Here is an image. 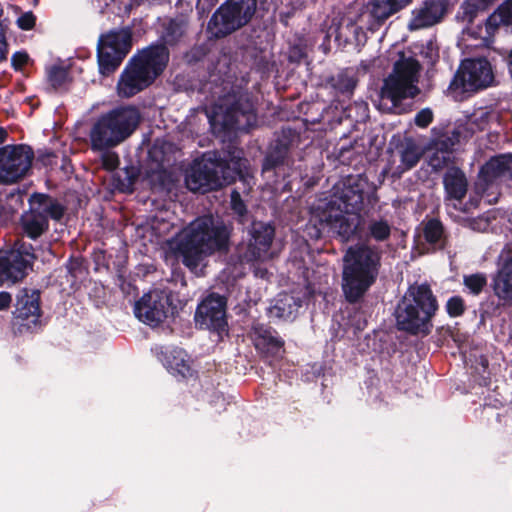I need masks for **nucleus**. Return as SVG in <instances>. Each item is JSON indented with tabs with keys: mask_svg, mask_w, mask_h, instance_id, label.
I'll use <instances>...</instances> for the list:
<instances>
[{
	"mask_svg": "<svg viewBox=\"0 0 512 512\" xmlns=\"http://www.w3.org/2000/svg\"><path fill=\"white\" fill-rule=\"evenodd\" d=\"M102 165L107 170H114L119 165L118 155L114 152L106 151L101 155Z\"/></svg>",
	"mask_w": 512,
	"mask_h": 512,
	"instance_id": "4c0bfd02",
	"label": "nucleus"
},
{
	"mask_svg": "<svg viewBox=\"0 0 512 512\" xmlns=\"http://www.w3.org/2000/svg\"><path fill=\"white\" fill-rule=\"evenodd\" d=\"M501 25H512V0L502 3L486 20V30L490 33Z\"/></svg>",
	"mask_w": 512,
	"mask_h": 512,
	"instance_id": "cd10ccee",
	"label": "nucleus"
},
{
	"mask_svg": "<svg viewBox=\"0 0 512 512\" xmlns=\"http://www.w3.org/2000/svg\"><path fill=\"white\" fill-rule=\"evenodd\" d=\"M494 79V71L488 60L465 59L450 83L449 91L457 98L463 93L476 92L491 86Z\"/></svg>",
	"mask_w": 512,
	"mask_h": 512,
	"instance_id": "1a4fd4ad",
	"label": "nucleus"
},
{
	"mask_svg": "<svg viewBox=\"0 0 512 512\" xmlns=\"http://www.w3.org/2000/svg\"><path fill=\"white\" fill-rule=\"evenodd\" d=\"M176 353L177 355L169 361V366L173 371L177 372L183 377H186L190 373V366L184 358L185 353L181 350L177 351Z\"/></svg>",
	"mask_w": 512,
	"mask_h": 512,
	"instance_id": "c9c22d12",
	"label": "nucleus"
},
{
	"mask_svg": "<svg viewBox=\"0 0 512 512\" xmlns=\"http://www.w3.org/2000/svg\"><path fill=\"white\" fill-rule=\"evenodd\" d=\"M28 61V55L26 53L17 52L12 56V64L19 68L26 64Z\"/></svg>",
	"mask_w": 512,
	"mask_h": 512,
	"instance_id": "c03bdc74",
	"label": "nucleus"
},
{
	"mask_svg": "<svg viewBox=\"0 0 512 512\" xmlns=\"http://www.w3.org/2000/svg\"><path fill=\"white\" fill-rule=\"evenodd\" d=\"M444 186L449 200L460 201L467 191V180L464 173L457 169H449L444 176Z\"/></svg>",
	"mask_w": 512,
	"mask_h": 512,
	"instance_id": "b1692460",
	"label": "nucleus"
},
{
	"mask_svg": "<svg viewBox=\"0 0 512 512\" xmlns=\"http://www.w3.org/2000/svg\"><path fill=\"white\" fill-rule=\"evenodd\" d=\"M499 112L491 107H480L468 117L467 125L472 132L482 131L499 121Z\"/></svg>",
	"mask_w": 512,
	"mask_h": 512,
	"instance_id": "a878e982",
	"label": "nucleus"
},
{
	"mask_svg": "<svg viewBox=\"0 0 512 512\" xmlns=\"http://www.w3.org/2000/svg\"><path fill=\"white\" fill-rule=\"evenodd\" d=\"M231 205H232V209L238 215H243L245 213V205L241 200L239 192L233 191L231 193Z\"/></svg>",
	"mask_w": 512,
	"mask_h": 512,
	"instance_id": "37998d69",
	"label": "nucleus"
},
{
	"mask_svg": "<svg viewBox=\"0 0 512 512\" xmlns=\"http://www.w3.org/2000/svg\"><path fill=\"white\" fill-rule=\"evenodd\" d=\"M30 209L23 214L21 222L24 233L31 239L40 237L48 229V217L60 220L64 207L55 199L34 194L29 199Z\"/></svg>",
	"mask_w": 512,
	"mask_h": 512,
	"instance_id": "9d476101",
	"label": "nucleus"
},
{
	"mask_svg": "<svg viewBox=\"0 0 512 512\" xmlns=\"http://www.w3.org/2000/svg\"><path fill=\"white\" fill-rule=\"evenodd\" d=\"M186 22L181 20H171L163 34V39L168 44L175 43L185 32Z\"/></svg>",
	"mask_w": 512,
	"mask_h": 512,
	"instance_id": "72a5a7b5",
	"label": "nucleus"
},
{
	"mask_svg": "<svg viewBox=\"0 0 512 512\" xmlns=\"http://www.w3.org/2000/svg\"><path fill=\"white\" fill-rule=\"evenodd\" d=\"M494 0H466L465 9L468 13L472 14L477 10L485 9Z\"/></svg>",
	"mask_w": 512,
	"mask_h": 512,
	"instance_id": "ea45409f",
	"label": "nucleus"
},
{
	"mask_svg": "<svg viewBox=\"0 0 512 512\" xmlns=\"http://www.w3.org/2000/svg\"><path fill=\"white\" fill-rule=\"evenodd\" d=\"M222 166L211 159L196 162L186 176L187 188L193 192H206L217 189L224 184L219 172Z\"/></svg>",
	"mask_w": 512,
	"mask_h": 512,
	"instance_id": "2eb2a0df",
	"label": "nucleus"
},
{
	"mask_svg": "<svg viewBox=\"0 0 512 512\" xmlns=\"http://www.w3.org/2000/svg\"><path fill=\"white\" fill-rule=\"evenodd\" d=\"M225 298L210 294L199 305L195 313V322L202 329L222 330L226 325Z\"/></svg>",
	"mask_w": 512,
	"mask_h": 512,
	"instance_id": "f3484780",
	"label": "nucleus"
},
{
	"mask_svg": "<svg viewBox=\"0 0 512 512\" xmlns=\"http://www.w3.org/2000/svg\"><path fill=\"white\" fill-rule=\"evenodd\" d=\"M210 124L216 128L221 126L224 130H246L255 124L256 118L252 105L246 102L227 108L220 106L213 115H208Z\"/></svg>",
	"mask_w": 512,
	"mask_h": 512,
	"instance_id": "dca6fc26",
	"label": "nucleus"
},
{
	"mask_svg": "<svg viewBox=\"0 0 512 512\" xmlns=\"http://www.w3.org/2000/svg\"><path fill=\"white\" fill-rule=\"evenodd\" d=\"M168 58L163 45L150 46L134 55L119 76L118 96L130 98L149 87L165 69Z\"/></svg>",
	"mask_w": 512,
	"mask_h": 512,
	"instance_id": "20e7f679",
	"label": "nucleus"
},
{
	"mask_svg": "<svg viewBox=\"0 0 512 512\" xmlns=\"http://www.w3.org/2000/svg\"><path fill=\"white\" fill-rule=\"evenodd\" d=\"M66 79V72L61 68H54L49 73V80L54 87L61 86Z\"/></svg>",
	"mask_w": 512,
	"mask_h": 512,
	"instance_id": "79ce46f5",
	"label": "nucleus"
},
{
	"mask_svg": "<svg viewBox=\"0 0 512 512\" xmlns=\"http://www.w3.org/2000/svg\"><path fill=\"white\" fill-rule=\"evenodd\" d=\"M445 11L443 0L424 1L412 11V18L408 25L409 29L418 30L437 24L442 20Z\"/></svg>",
	"mask_w": 512,
	"mask_h": 512,
	"instance_id": "aec40b11",
	"label": "nucleus"
},
{
	"mask_svg": "<svg viewBox=\"0 0 512 512\" xmlns=\"http://www.w3.org/2000/svg\"><path fill=\"white\" fill-rule=\"evenodd\" d=\"M368 231L370 236L376 241H384L390 236L391 226L383 219L371 220L368 225Z\"/></svg>",
	"mask_w": 512,
	"mask_h": 512,
	"instance_id": "473e14b6",
	"label": "nucleus"
},
{
	"mask_svg": "<svg viewBox=\"0 0 512 512\" xmlns=\"http://www.w3.org/2000/svg\"><path fill=\"white\" fill-rule=\"evenodd\" d=\"M299 306L300 304L293 296L284 295L274 306L273 311L276 312L278 317L290 318Z\"/></svg>",
	"mask_w": 512,
	"mask_h": 512,
	"instance_id": "7c9ffc66",
	"label": "nucleus"
},
{
	"mask_svg": "<svg viewBox=\"0 0 512 512\" xmlns=\"http://www.w3.org/2000/svg\"><path fill=\"white\" fill-rule=\"evenodd\" d=\"M512 175V155H500L491 158L480 170V179L492 183L497 178Z\"/></svg>",
	"mask_w": 512,
	"mask_h": 512,
	"instance_id": "5701e85b",
	"label": "nucleus"
},
{
	"mask_svg": "<svg viewBox=\"0 0 512 512\" xmlns=\"http://www.w3.org/2000/svg\"><path fill=\"white\" fill-rule=\"evenodd\" d=\"M252 239L248 250L245 253V259L251 261H264L272 257L270 246L274 237V228L266 223L255 222L251 229Z\"/></svg>",
	"mask_w": 512,
	"mask_h": 512,
	"instance_id": "a211bd4d",
	"label": "nucleus"
},
{
	"mask_svg": "<svg viewBox=\"0 0 512 512\" xmlns=\"http://www.w3.org/2000/svg\"><path fill=\"white\" fill-rule=\"evenodd\" d=\"M253 340L255 347L266 355L280 357L283 353V342L268 330L256 329Z\"/></svg>",
	"mask_w": 512,
	"mask_h": 512,
	"instance_id": "393cba45",
	"label": "nucleus"
},
{
	"mask_svg": "<svg viewBox=\"0 0 512 512\" xmlns=\"http://www.w3.org/2000/svg\"><path fill=\"white\" fill-rule=\"evenodd\" d=\"M381 254L378 249L359 244L350 247L343 257L342 290L349 302L358 301L375 282Z\"/></svg>",
	"mask_w": 512,
	"mask_h": 512,
	"instance_id": "7ed1b4c3",
	"label": "nucleus"
},
{
	"mask_svg": "<svg viewBox=\"0 0 512 512\" xmlns=\"http://www.w3.org/2000/svg\"><path fill=\"white\" fill-rule=\"evenodd\" d=\"M32 247L25 243H17L5 256L0 257V282H17L24 278L27 268L35 256Z\"/></svg>",
	"mask_w": 512,
	"mask_h": 512,
	"instance_id": "4468645a",
	"label": "nucleus"
},
{
	"mask_svg": "<svg viewBox=\"0 0 512 512\" xmlns=\"http://www.w3.org/2000/svg\"><path fill=\"white\" fill-rule=\"evenodd\" d=\"M170 311L169 296L162 291L154 290L144 294L135 303V316L142 322L156 326L163 322Z\"/></svg>",
	"mask_w": 512,
	"mask_h": 512,
	"instance_id": "ddd939ff",
	"label": "nucleus"
},
{
	"mask_svg": "<svg viewBox=\"0 0 512 512\" xmlns=\"http://www.w3.org/2000/svg\"><path fill=\"white\" fill-rule=\"evenodd\" d=\"M433 119V113L430 109L425 108L417 113L415 116V123L419 127H427Z\"/></svg>",
	"mask_w": 512,
	"mask_h": 512,
	"instance_id": "58836bf2",
	"label": "nucleus"
},
{
	"mask_svg": "<svg viewBox=\"0 0 512 512\" xmlns=\"http://www.w3.org/2000/svg\"><path fill=\"white\" fill-rule=\"evenodd\" d=\"M279 164V161L277 159H274L273 155H269L263 164V170L267 171L272 169L273 167L277 166Z\"/></svg>",
	"mask_w": 512,
	"mask_h": 512,
	"instance_id": "49530a36",
	"label": "nucleus"
},
{
	"mask_svg": "<svg viewBox=\"0 0 512 512\" xmlns=\"http://www.w3.org/2000/svg\"><path fill=\"white\" fill-rule=\"evenodd\" d=\"M39 317V294L36 291H22L17 297L14 325L19 326L20 331L21 328L29 330L37 325Z\"/></svg>",
	"mask_w": 512,
	"mask_h": 512,
	"instance_id": "6ab92c4d",
	"label": "nucleus"
},
{
	"mask_svg": "<svg viewBox=\"0 0 512 512\" xmlns=\"http://www.w3.org/2000/svg\"><path fill=\"white\" fill-rule=\"evenodd\" d=\"M445 160L446 158L443 156V161L436 162L435 155H433L432 157H430L429 163L433 168H440L442 164L445 162Z\"/></svg>",
	"mask_w": 512,
	"mask_h": 512,
	"instance_id": "de8ad7c7",
	"label": "nucleus"
},
{
	"mask_svg": "<svg viewBox=\"0 0 512 512\" xmlns=\"http://www.w3.org/2000/svg\"><path fill=\"white\" fill-rule=\"evenodd\" d=\"M412 0H373L370 16L373 23L369 30L375 31L387 18L409 5Z\"/></svg>",
	"mask_w": 512,
	"mask_h": 512,
	"instance_id": "4be33fe9",
	"label": "nucleus"
},
{
	"mask_svg": "<svg viewBox=\"0 0 512 512\" xmlns=\"http://www.w3.org/2000/svg\"><path fill=\"white\" fill-rule=\"evenodd\" d=\"M131 49V33L128 29L110 31L98 42V64L102 75H110L121 64Z\"/></svg>",
	"mask_w": 512,
	"mask_h": 512,
	"instance_id": "9b49d317",
	"label": "nucleus"
},
{
	"mask_svg": "<svg viewBox=\"0 0 512 512\" xmlns=\"http://www.w3.org/2000/svg\"><path fill=\"white\" fill-rule=\"evenodd\" d=\"M266 274V271L265 270H262L261 268H256L255 269V275L256 276H259V277H264Z\"/></svg>",
	"mask_w": 512,
	"mask_h": 512,
	"instance_id": "8fccbe9b",
	"label": "nucleus"
},
{
	"mask_svg": "<svg viewBox=\"0 0 512 512\" xmlns=\"http://www.w3.org/2000/svg\"><path fill=\"white\" fill-rule=\"evenodd\" d=\"M487 284L484 274L476 273L464 277L465 287L474 295H478Z\"/></svg>",
	"mask_w": 512,
	"mask_h": 512,
	"instance_id": "f704fd0d",
	"label": "nucleus"
},
{
	"mask_svg": "<svg viewBox=\"0 0 512 512\" xmlns=\"http://www.w3.org/2000/svg\"><path fill=\"white\" fill-rule=\"evenodd\" d=\"M364 185L358 177L345 178L334 185L330 200L317 206L319 221L344 241L355 233L358 226Z\"/></svg>",
	"mask_w": 512,
	"mask_h": 512,
	"instance_id": "f03ea898",
	"label": "nucleus"
},
{
	"mask_svg": "<svg viewBox=\"0 0 512 512\" xmlns=\"http://www.w3.org/2000/svg\"><path fill=\"white\" fill-rule=\"evenodd\" d=\"M419 63L412 57H404L395 63L393 72L384 80L376 107L384 113L396 112L401 100L418 93Z\"/></svg>",
	"mask_w": 512,
	"mask_h": 512,
	"instance_id": "423d86ee",
	"label": "nucleus"
},
{
	"mask_svg": "<svg viewBox=\"0 0 512 512\" xmlns=\"http://www.w3.org/2000/svg\"><path fill=\"white\" fill-rule=\"evenodd\" d=\"M256 4V0H228L210 19L209 32L220 38L246 25L255 14Z\"/></svg>",
	"mask_w": 512,
	"mask_h": 512,
	"instance_id": "6e6552de",
	"label": "nucleus"
},
{
	"mask_svg": "<svg viewBox=\"0 0 512 512\" xmlns=\"http://www.w3.org/2000/svg\"><path fill=\"white\" fill-rule=\"evenodd\" d=\"M33 152L28 146L5 147L0 150V183H13L29 170Z\"/></svg>",
	"mask_w": 512,
	"mask_h": 512,
	"instance_id": "f8f14e48",
	"label": "nucleus"
},
{
	"mask_svg": "<svg viewBox=\"0 0 512 512\" xmlns=\"http://www.w3.org/2000/svg\"><path fill=\"white\" fill-rule=\"evenodd\" d=\"M446 309L451 317H458L464 312V301L459 296H454L447 301Z\"/></svg>",
	"mask_w": 512,
	"mask_h": 512,
	"instance_id": "e433bc0d",
	"label": "nucleus"
},
{
	"mask_svg": "<svg viewBox=\"0 0 512 512\" xmlns=\"http://www.w3.org/2000/svg\"><path fill=\"white\" fill-rule=\"evenodd\" d=\"M438 309L431 289L424 284L411 286L396 310L397 325L410 333H428L430 320Z\"/></svg>",
	"mask_w": 512,
	"mask_h": 512,
	"instance_id": "39448f33",
	"label": "nucleus"
},
{
	"mask_svg": "<svg viewBox=\"0 0 512 512\" xmlns=\"http://www.w3.org/2000/svg\"><path fill=\"white\" fill-rule=\"evenodd\" d=\"M139 120L138 110L131 106L102 115L90 131L92 149L100 151L117 146L133 133Z\"/></svg>",
	"mask_w": 512,
	"mask_h": 512,
	"instance_id": "0eeeda50",
	"label": "nucleus"
},
{
	"mask_svg": "<svg viewBox=\"0 0 512 512\" xmlns=\"http://www.w3.org/2000/svg\"><path fill=\"white\" fill-rule=\"evenodd\" d=\"M35 20V16L32 12H26L17 19V24L21 29L29 30L34 27Z\"/></svg>",
	"mask_w": 512,
	"mask_h": 512,
	"instance_id": "a19ab883",
	"label": "nucleus"
},
{
	"mask_svg": "<svg viewBox=\"0 0 512 512\" xmlns=\"http://www.w3.org/2000/svg\"><path fill=\"white\" fill-rule=\"evenodd\" d=\"M495 294L507 303H512V261L494 279Z\"/></svg>",
	"mask_w": 512,
	"mask_h": 512,
	"instance_id": "bb28decb",
	"label": "nucleus"
},
{
	"mask_svg": "<svg viewBox=\"0 0 512 512\" xmlns=\"http://www.w3.org/2000/svg\"><path fill=\"white\" fill-rule=\"evenodd\" d=\"M229 230L212 216L195 219L167 240V252L181 257L183 264L194 270L217 251L227 248Z\"/></svg>",
	"mask_w": 512,
	"mask_h": 512,
	"instance_id": "f257e3e1",
	"label": "nucleus"
},
{
	"mask_svg": "<svg viewBox=\"0 0 512 512\" xmlns=\"http://www.w3.org/2000/svg\"><path fill=\"white\" fill-rule=\"evenodd\" d=\"M424 237L425 240L437 246L438 248H442L444 245V230L442 224L438 220H429L424 226Z\"/></svg>",
	"mask_w": 512,
	"mask_h": 512,
	"instance_id": "c85d7f7f",
	"label": "nucleus"
},
{
	"mask_svg": "<svg viewBox=\"0 0 512 512\" xmlns=\"http://www.w3.org/2000/svg\"><path fill=\"white\" fill-rule=\"evenodd\" d=\"M249 263L245 257L239 262L228 263L221 273V279L227 283H233L241 278L246 272V264Z\"/></svg>",
	"mask_w": 512,
	"mask_h": 512,
	"instance_id": "c756f323",
	"label": "nucleus"
},
{
	"mask_svg": "<svg viewBox=\"0 0 512 512\" xmlns=\"http://www.w3.org/2000/svg\"><path fill=\"white\" fill-rule=\"evenodd\" d=\"M11 301L12 297L8 292H0V310L8 309Z\"/></svg>",
	"mask_w": 512,
	"mask_h": 512,
	"instance_id": "a18cd8bd",
	"label": "nucleus"
},
{
	"mask_svg": "<svg viewBox=\"0 0 512 512\" xmlns=\"http://www.w3.org/2000/svg\"><path fill=\"white\" fill-rule=\"evenodd\" d=\"M6 50V42H5V37H4V34L2 32H0V53H4Z\"/></svg>",
	"mask_w": 512,
	"mask_h": 512,
	"instance_id": "09e8293b",
	"label": "nucleus"
},
{
	"mask_svg": "<svg viewBox=\"0 0 512 512\" xmlns=\"http://www.w3.org/2000/svg\"><path fill=\"white\" fill-rule=\"evenodd\" d=\"M423 155V149L417 145L412 139H405L401 142L395 154L399 159V164L393 170V174L400 176L404 172L413 168Z\"/></svg>",
	"mask_w": 512,
	"mask_h": 512,
	"instance_id": "412c9836",
	"label": "nucleus"
},
{
	"mask_svg": "<svg viewBox=\"0 0 512 512\" xmlns=\"http://www.w3.org/2000/svg\"><path fill=\"white\" fill-rule=\"evenodd\" d=\"M21 204L20 196L10 194L5 199L0 198V223L8 220Z\"/></svg>",
	"mask_w": 512,
	"mask_h": 512,
	"instance_id": "2f4dec72",
	"label": "nucleus"
},
{
	"mask_svg": "<svg viewBox=\"0 0 512 512\" xmlns=\"http://www.w3.org/2000/svg\"><path fill=\"white\" fill-rule=\"evenodd\" d=\"M6 138V132L2 128H0V143L4 142Z\"/></svg>",
	"mask_w": 512,
	"mask_h": 512,
	"instance_id": "3c124183",
	"label": "nucleus"
}]
</instances>
